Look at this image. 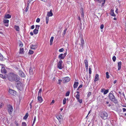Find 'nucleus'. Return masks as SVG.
<instances>
[{
  "mask_svg": "<svg viewBox=\"0 0 126 126\" xmlns=\"http://www.w3.org/2000/svg\"><path fill=\"white\" fill-rule=\"evenodd\" d=\"M21 126H27V124L25 122H23L22 123Z\"/></svg>",
  "mask_w": 126,
  "mask_h": 126,
  "instance_id": "nucleus-36",
  "label": "nucleus"
},
{
  "mask_svg": "<svg viewBox=\"0 0 126 126\" xmlns=\"http://www.w3.org/2000/svg\"><path fill=\"white\" fill-rule=\"evenodd\" d=\"M35 27H36L35 29H37V30H38L39 29V27H40V26L36 25H35Z\"/></svg>",
  "mask_w": 126,
  "mask_h": 126,
  "instance_id": "nucleus-39",
  "label": "nucleus"
},
{
  "mask_svg": "<svg viewBox=\"0 0 126 126\" xmlns=\"http://www.w3.org/2000/svg\"><path fill=\"white\" fill-rule=\"evenodd\" d=\"M8 110L9 114L11 115L12 112L13 111V107L10 105H9L8 106Z\"/></svg>",
  "mask_w": 126,
  "mask_h": 126,
  "instance_id": "nucleus-5",
  "label": "nucleus"
},
{
  "mask_svg": "<svg viewBox=\"0 0 126 126\" xmlns=\"http://www.w3.org/2000/svg\"><path fill=\"white\" fill-rule=\"evenodd\" d=\"M84 63L85 64V66H88V62L87 60H85L84 61Z\"/></svg>",
  "mask_w": 126,
  "mask_h": 126,
  "instance_id": "nucleus-29",
  "label": "nucleus"
},
{
  "mask_svg": "<svg viewBox=\"0 0 126 126\" xmlns=\"http://www.w3.org/2000/svg\"><path fill=\"white\" fill-rule=\"evenodd\" d=\"M79 83L77 82H75L74 85V88H77L78 86Z\"/></svg>",
  "mask_w": 126,
  "mask_h": 126,
  "instance_id": "nucleus-18",
  "label": "nucleus"
},
{
  "mask_svg": "<svg viewBox=\"0 0 126 126\" xmlns=\"http://www.w3.org/2000/svg\"><path fill=\"white\" fill-rule=\"evenodd\" d=\"M1 72L2 73L4 74H5L6 73V70L4 68H2L1 69Z\"/></svg>",
  "mask_w": 126,
  "mask_h": 126,
  "instance_id": "nucleus-22",
  "label": "nucleus"
},
{
  "mask_svg": "<svg viewBox=\"0 0 126 126\" xmlns=\"http://www.w3.org/2000/svg\"><path fill=\"white\" fill-rule=\"evenodd\" d=\"M103 0H94L95 1H97L98 2L101 3V2L103 1Z\"/></svg>",
  "mask_w": 126,
  "mask_h": 126,
  "instance_id": "nucleus-48",
  "label": "nucleus"
},
{
  "mask_svg": "<svg viewBox=\"0 0 126 126\" xmlns=\"http://www.w3.org/2000/svg\"><path fill=\"white\" fill-rule=\"evenodd\" d=\"M70 80V79L68 77H66L63 78L64 82H69Z\"/></svg>",
  "mask_w": 126,
  "mask_h": 126,
  "instance_id": "nucleus-11",
  "label": "nucleus"
},
{
  "mask_svg": "<svg viewBox=\"0 0 126 126\" xmlns=\"http://www.w3.org/2000/svg\"><path fill=\"white\" fill-rule=\"evenodd\" d=\"M11 17V16L9 14H7L5 16V18H10Z\"/></svg>",
  "mask_w": 126,
  "mask_h": 126,
  "instance_id": "nucleus-24",
  "label": "nucleus"
},
{
  "mask_svg": "<svg viewBox=\"0 0 126 126\" xmlns=\"http://www.w3.org/2000/svg\"><path fill=\"white\" fill-rule=\"evenodd\" d=\"M56 118L59 120L60 123H62V121L63 120V117L60 114L56 116Z\"/></svg>",
  "mask_w": 126,
  "mask_h": 126,
  "instance_id": "nucleus-8",
  "label": "nucleus"
},
{
  "mask_svg": "<svg viewBox=\"0 0 126 126\" xmlns=\"http://www.w3.org/2000/svg\"><path fill=\"white\" fill-rule=\"evenodd\" d=\"M117 81V80H115L114 81V82H113V83H114V84H115V83Z\"/></svg>",
  "mask_w": 126,
  "mask_h": 126,
  "instance_id": "nucleus-60",
  "label": "nucleus"
},
{
  "mask_svg": "<svg viewBox=\"0 0 126 126\" xmlns=\"http://www.w3.org/2000/svg\"><path fill=\"white\" fill-rule=\"evenodd\" d=\"M109 99L110 101L115 104L118 103V101L116 99L112 93H110L109 94Z\"/></svg>",
  "mask_w": 126,
  "mask_h": 126,
  "instance_id": "nucleus-2",
  "label": "nucleus"
},
{
  "mask_svg": "<svg viewBox=\"0 0 126 126\" xmlns=\"http://www.w3.org/2000/svg\"><path fill=\"white\" fill-rule=\"evenodd\" d=\"M9 92L11 94L15 96L16 94V92L15 91L11 89H9Z\"/></svg>",
  "mask_w": 126,
  "mask_h": 126,
  "instance_id": "nucleus-9",
  "label": "nucleus"
},
{
  "mask_svg": "<svg viewBox=\"0 0 126 126\" xmlns=\"http://www.w3.org/2000/svg\"><path fill=\"white\" fill-rule=\"evenodd\" d=\"M23 45L22 43L20 42V43H19V46L20 47H21V48H22L23 46Z\"/></svg>",
  "mask_w": 126,
  "mask_h": 126,
  "instance_id": "nucleus-42",
  "label": "nucleus"
},
{
  "mask_svg": "<svg viewBox=\"0 0 126 126\" xmlns=\"http://www.w3.org/2000/svg\"><path fill=\"white\" fill-rule=\"evenodd\" d=\"M110 14L112 16H115V15L114 14L113 11H111Z\"/></svg>",
  "mask_w": 126,
  "mask_h": 126,
  "instance_id": "nucleus-30",
  "label": "nucleus"
},
{
  "mask_svg": "<svg viewBox=\"0 0 126 126\" xmlns=\"http://www.w3.org/2000/svg\"><path fill=\"white\" fill-rule=\"evenodd\" d=\"M20 76L22 77H24L25 76V75L24 73L22 72H20Z\"/></svg>",
  "mask_w": 126,
  "mask_h": 126,
  "instance_id": "nucleus-23",
  "label": "nucleus"
},
{
  "mask_svg": "<svg viewBox=\"0 0 126 126\" xmlns=\"http://www.w3.org/2000/svg\"><path fill=\"white\" fill-rule=\"evenodd\" d=\"M91 110H90V111H89V112H88V114L87 115V116H86V117H87L88 116V115H89V114L90 113V112H91Z\"/></svg>",
  "mask_w": 126,
  "mask_h": 126,
  "instance_id": "nucleus-58",
  "label": "nucleus"
},
{
  "mask_svg": "<svg viewBox=\"0 0 126 126\" xmlns=\"http://www.w3.org/2000/svg\"><path fill=\"white\" fill-rule=\"evenodd\" d=\"M3 105V104H1L0 105V109L2 108V105Z\"/></svg>",
  "mask_w": 126,
  "mask_h": 126,
  "instance_id": "nucleus-62",
  "label": "nucleus"
},
{
  "mask_svg": "<svg viewBox=\"0 0 126 126\" xmlns=\"http://www.w3.org/2000/svg\"><path fill=\"white\" fill-rule=\"evenodd\" d=\"M61 81H62V80H61V79H59V80H58V82H59V84H61Z\"/></svg>",
  "mask_w": 126,
  "mask_h": 126,
  "instance_id": "nucleus-55",
  "label": "nucleus"
},
{
  "mask_svg": "<svg viewBox=\"0 0 126 126\" xmlns=\"http://www.w3.org/2000/svg\"><path fill=\"white\" fill-rule=\"evenodd\" d=\"M53 39L54 37H53L52 36L51 37L50 41V45H51L52 44V43L53 41Z\"/></svg>",
  "mask_w": 126,
  "mask_h": 126,
  "instance_id": "nucleus-20",
  "label": "nucleus"
},
{
  "mask_svg": "<svg viewBox=\"0 0 126 126\" xmlns=\"http://www.w3.org/2000/svg\"><path fill=\"white\" fill-rule=\"evenodd\" d=\"M29 72L31 75H32L33 74V71L31 68L30 69Z\"/></svg>",
  "mask_w": 126,
  "mask_h": 126,
  "instance_id": "nucleus-31",
  "label": "nucleus"
},
{
  "mask_svg": "<svg viewBox=\"0 0 126 126\" xmlns=\"http://www.w3.org/2000/svg\"><path fill=\"white\" fill-rule=\"evenodd\" d=\"M3 77V75H2L1 74H0V77L2 78V77Z\"/></svg>",
  "mask_w": 126,
  "mask_h": 126,
  "instance_id": "nucleus-64",
  "label": "nucleus"
},
{
  "mask_svg": "<svg viewBox=\"0 0 126 126\" xmlns=\"http://www.w3.org/2000/svg\"><path fill=\"white\" fill-rule=\"evenodd\" d=\"M76 97L77 99H79V94H77L76 96Z\"/></svg>",
  "mask_w": 126,
  "mask_h": 126,
  "instance_id": "nucleus-33",
  "label": "nucleus"
},
{
  "mask_svg": "<svg viewBox=\"0 0 126 126\" xmlns=\"http://www.w3.org/2000/svg\"><path fill=\"white\" fill-rule=\"evenodd\" d=\"M29 53L30 54H32L33 53V51L32 50H30L29 51Z\"/></svg>",
  "mask_w": 126,
  "mask_h": 126,
  "instance_id": "nucleus-35",
  "label": "nucleus"
},
{
  "mask_svg": "<svg viewBox=\"0 0 126 126\" xmlns=\"http://www.w3.org/2000/svg\"><path fill=\"white\" fill-rule=\"evenodd\" d=\"M17 87L18 89L20 90H21L22 89V83H19L18 84Z\"/></svg>",
  "mask_w": 126,
  "mask_h": 126,
  "instance_id": "nucleus-10",
  "label": "nucleus"
},
{
  "mask_svg": "<svg viewBox=\"0 0 126 126\" xmlns=\"http://www.w3.org/2000/svg\"><path fill=\"white\" fill-rule=\"evenodd\" d=\"M105 89L104 88H102L101 89V92L102 93H104Z\"/></svg>",
  "mask_w": 126,
  "mask_h": 126,
  "instance_id": "nucleus-49",
  "label": "nucleus"
},
{
  "mask_svg": "<svg viewBox=\"0 0 126 126\" xmlns=\"http://www.w3.org/2000/svg\"><path fill=\"white\" fill-rule=\"evenodd\" d=\"M52 10H50V11L48 12L47 14V16L46 17V21L47 24L49 20V16H51L53 15V14L52 13Z\"/></svg>",
  "mask_w": 126,
  "mask_h": 126,
  "instance_id": "nucleus-4",
  "label": "nucleus"
},
{
  "mask_svg": "<svg viewBox=\"0 0 126 126\" xmlns=\"http://www.w3.org/2000/svg\"><path fill=\"white\" fill-rule=\"evenodd\" d=\"M29 7H28H28H27L26 8V9L25 10V11L26 12L28 10V9H29Z\"/></svg>",
  "mask_w": 126,
  "mask_h": 126,
  "instance_id": "nucleus-56",
  "label": "nucleus"
},
{
  "mask_svg": "<svg viewBox=\"0 0 126 126\" xmlns=\"http://www.w3.org/2000/svg\"><path fill=\"white\" fill-rule=\"evenodd\" d=\"M38 101L40 103L42 102L43 101V99L41 95H38L37 98Z\"/></svg>",
  "mask_w": 126,
  "mask_h": 126,
  "instance_id": "nucleus-12",
  "label": "nucleus"
},
{
  "mask_svg": "<svg viewBox=\"0 0 126 126\" xmlns=\"http://www.w3.org/2000/svg\"><path fill=\"white\" fill-rule=\"evenodd\" d=\"M123 111L124 112L126 111V109L125 108H123Z\"/></svg>",
  "mask_w": 126,
  "mask_h": 126,
  "instance_id": "nucleus-54",
  "label": "nucleus"
},
{
  "mask_svg": "<svg viewBox=\"0 0 126 126\" xmlns=\"http://www.w3.org/2000/svg\"><path fill=\"white\" fill-rule=\"evenodd\" d=\"M99 79V75L98 74H96L95 77V79H94V81L95 82L98 80Z\"/></svg>",
  "mask_w": 126,
  "mask_h": 126,
  "instance_id": "nucleus-14",
  "label": "nucleus"
},
{
  "mask_svg": "<svg viewBox=\"0 0 126 126\" xmlns=\"http://www.w3.org/2000/svg\"><path fill=\"white\" fill-rule=\"evenodd\" d=\"M66 99L65 98H64L63 100V104H66Z\"/></svg>",
  "mask_w": 126,
  "mask_h": 126,
  "instance_id": "nucleus-37",
  "label": "nucleus"
},
{
  "mask_svg": "<svg viewBox=\"0 0 126 126\" xmlns=\"http://www.w3.org/2000/svg\"><path fill=\"white\" fill-rule=\"evenodd\" d=\"M91 67H90L89 68V73L90 74L91 73Z\"/></svg>",
  "mask_w": 126,
  "mask_h": 126,
  "instance_id": "nucleus-45",
  "label": "nucleus"
},
{
  "mask_svg": "<svg viewBox=\"0 0 126 126\" xmlns=\"http://www.w3.org/2000/svg\"><path fill=\"white\" fill-rule=\"evenodd\" d=\"M112 60L114 62H115L116 60V57L115 56H114L112 57Z\"/></svg>",
  "mask_w": 126,
  "mask_h": 126,
  "instance_id": "nucleus-40",
  "label": "nucleus"
},
{
  "mask_svg": "<svg viewBox=\"0 0 126 126\" xmlns=\"http://www.w3.org/2000/svg\"><path fill=\"white\" fill-rule=\"evenodd\" d=\"M106 77L108 79L109 78V73L108 72H107L106 73Z\"/></svg>",
  "mask_w": 126,
  "mask_h": 126,
  "instance_id": "nucleus-38",
  "label": "nucleus"
},
{
  "mask_svg": "<svg viewBox=\"0 0 126 126\" xmlns=\"http://www.w3.org/2000/svg\"><path fill=\"white\" fill-rule=\"evenodd\" d=\"M104 27V25L103 24H102L100 26V28L101 29H102Z\"/></svg>",
  "mask_w": 126,
  "mask_h": 126,
  "instance_id": "nucleus-50",
  "label": "nucleus"
},
{
  "mask_svg": "<svg viewBox=\"0 0 126 126\" xmlns=\"http://www.w3.org/2000/svg\"><path fill=\"white\" fill-rule=\"evenodd\" d=\"M84 44V40L83 39L81 38V43L80 45L82 46L81 47V48L83 49V47Z\"/></svg>",
  "mask_w": 126,
  "mask_h": 126,
  "instance_id": "nucleus-16",
  "label": "nucleus"
},
{
  "mask_svg": "<svg viewBox=\"0 0 126 126\" xmlns=\"http://www.w3.org/2000/svg\"><path fill=\"white\" fill-rule=\"evenodd\" d=\"M78 100V101L79 102V103H81L82 102V99H77Z\"/></svg>",
  "mask_w": 126,
  "mask_h": 126,
  "instance_id": "nucleus-47",
  "label": "nucleus"
},
{
  "mask_svg": "<svg viewBox=\"0 0 126 126\" xmlns=\"http://www.w3.org/2000/svg\"><path fill=\"white\" fill-rule=\"evenodd\" d=\"M8 78L9 80L11 81H15L17 82L20 80V78L17 75L13 73H10L8 74Z\"/></svg>",
  "mask_w": 126,
  "mask_h": 126,
  "instance_id": "nucleus-1",
  "label": "nucleus"
},
{
  "mask_svg": "<svg viewBox=\"0 0 126 126\" xmlns=\"http://www.w3.org/2000/svg\"><path fill=\"white\" fill-rule=\"evenodd\" d=\"M30 34L31 35H33V33L32 32H31L30 33Z\"/></svg>",
  "mask_w": 126,
  "mask_h": 126,
  "instance_id": "nucleus-61",
  "label": "nucleus"
},
{
  "mask_svg": "<svg viewBox=\"0 0 126 126\" xmlns=\"http://www.w3.org/2000/svg\"><path fill=\"white\" fill-rule=\"evenodd\" d=\"M63 62L62 60H60L58 63L57 66L58 68L59 69H62L63 67L62 66V64Z\"/></svg>",
  "mask_w": 126,
  "mask_h": 126,
  "instance_id": "nucleus-6",
  "label": "nucleus"
},
{
  "mask_svg": "<svg viewBox=\"0 0 126 126\" xmlns=\"http://www.w3.org/2000/svg\"><path fill=\"white\" fill-rule=\"evenodd\" d=\"M64 50V49L63 48H61L59 50V51L60 52H62Z\"/></svg>",
  "mask_w": 126,
  "mask_h": 126,
  "instance_id": "nucleus-43",
  "label": "nucleus"
},
{
  "mask_svg": "<svg viewBox=\"0 0 126 126\" xmlns=\"http://www.w3.org/2000/svg\"><path fill=\"white\" fill-rule=\"evenodd\" d=\"M34 28V25H32L31 27V29H33Z\"/></svg>",
  "mask_w": 126,
  "mask_h": 126,
  "instance_id": "nucleus-53",
  "label": "nucleus"
},
{
  "mask_svg": "<svg viewBox=\"0 0 126 126\" xmlns=\"http://www.w3.org/2000/svg\"><path fill=\"white\" fill-rule=\"evenodd\" d=\"M82 85H80L78 87V89H79L80 88H81L82 87Z\"/></svg>",
  "mask_w": 126,
  "mask_h": 126,
  "instance_id": "nucleus-57",
  "label": "nucleus"
},
{
  "mask_svg": "<svg viewBox=\"0 0 126 126\" xmlns=\"http://www.w3.org/2000/svg\"><path fill=\"white\" fill-rule=\"evenodd\" d=\"M14 28L16 31H19L20 29L19 27L18 26L16 25L15 26Z\"/></svg>",
  "mask_w": 126,
  "mask_h": 126,
  "instance_id": "nucleus-21",
  "label": "nucleus"
},
{
  "mask_svg": "<svg viewBox=\"0 0 126 126\" xmlns=\"http://www.w3.org/2000/svg\"><path fill=\"white\" fill-rule=\"evenodd\" d=\"M40 19L38 18H37L36 20V22L37 23L39 22L40 21Z\"/></svg>",
  "mask_w": 126,
  "mask_h": 126,
  "instance_id": "nucleus-46",
  "label": "nucleus"
},
{
  "mask_svg": "<svg viewBox=\"0 0 126 126\" xmlns=\"http://www.w3.org/2000/svg\"><path fill=\"white\" fill-rule=\"evenodd\" d=\"M88 66H85L86 69L87 70H88Z\"/></svg>",
  "mask_w": 126,
  "mask_h": 126,
  "instance_id": "nucleus-59",
  "label": "nucleus"
},
{
  "mask_svg": "<svg viewBox=\"0 0 126 126\" xmlns=\"http://www.w3.org/2000/svg\"><path fill=\"white\" fill-rule=\"evenodd\" d=\"M28 115H28V113H26L25 115L23 117V119H26L27 118L28 116Z\"/></svg>",
  "mask_w": 126,
  "mask_h": 126,
  "instance_id": "nucleus-25",
  "label": "nucleus"
},
{
  "mask_svg": "<svg viewBox=\"0 0 126 126\" xmlns=\"http://www.w3.org/2000/svg\"><path fill=\"white\" fill-rule=\"evenodd\" d=\"M109 90L108 89L106 90H105V91H104V94L105 95L107 94Z\"/></svg>",
  "mask_w": 126,
  "mask_h": 126,
  "instance_id": "nucleus-32",
  "label": "nucleus"
},
{
  "mask_svg": "<svg viewBox=\"0 0 126 126\" xmlns=\"http://www.w3.org/2000/svg\"><path fill=\"white\" fill-rule=\"evenodd\" d=\"M66 54V52L64 54H60L58 56L59 58L60 59V60L63 59Z\"/></svg>",
  "mask_w": 126,
  "mask_h": 126,
  "instance_id": "nucleus-7",
  "label": "nucleus"
},
{
  "mask_svg": "<svg viewBox=\"0 0 126 126\" xmlns=\"http://www.w3.org/2000/svg\"><path fill=\"white\" fill-rule=\"evenodd\" d=\"M36 117L35 116L34 117L33 121V123H32V126H33V125L35 123V122L36 121Z\"/></svg>",
  "mask_w": 126,
  "mask_h": 126,
  "instance_id": "nucleus-34",
  "label": "nucleus"
},
{
  "mask_svg": "<svg viewBox=\"0 0 126 126\" xmlns=\"http://www.w3.org/2000/svg\"><path fill=\"white\" fill-rule=\"evenodd\" d=\"M55 101L54 100H52L50 104V105H51L52 104H54V103Z\"/></svg>",
  "mask_w": 126,
  "mask_h": 126,
  "instance_id": "nucleus-51",
  "label": "nucleus"
},
{
  "mask_svg": "<svg viewBox=\"0 0 126 126\" xmlns=\"http://www.w3.org/2000/svg\"><path fill=\"white\" fill-rule=\"evenodd\" d=\"M91 93L90 92H89L88 94V96H89L91 94Z\"/></svg>",
  "mask_w": 126,
  "mask_h": 126,
  "instance_id": "nucleus-52",
  "label": "nucleus"
},
{
  "mask_svg": "<svg viewBox=\"0 0 126 126\" xmlns=\"http://www.w3.org/2000/svg\"><path fill=\"white\" fill-rule=\"evenodd\" d=\"M24 49L23 48H20V50L19 53L20 54H23L24 53Z\"/></svg>",
  "mask_w": 126,
  "mask_h": 126,
  "instance_id": "nucleus-19",
  "label": "nucleus"
},
{
  "mask_svg": "<svg viewBox=\"0 0 126 126\" xmlns=\"http://www.w3.org/2000/svg\"><path fill=\"white\" fill-rule=\"evenodd\" d=\"M31 47L32 49H36L37 47L36 45H33L32 44L31 46Z\"/></svg>",
  "mask_w": 126,
  "mask_h": 126,
  "instance_id": "nucleus-17",
  "label": "nucleus"
},
{
  "mask_svg": "<svg viewBox=\"0 0 126 126\" xmlns=\"http://www.w3.org/2000/svg\"><path fill=\"white\" fill-rule=\"evenodd\" d=\"M80 11L81 14V17L82 18H84V11L83 10V8H81L80 9Z\"/></svg>",
  "mask_w": 126,
  "mask_h": 126,
  "instance_id": "nucleus-13",
  "label": "nucleus"
},
{
  "mask_svg": "<svg viewBox=\"0 0 126 126\" xmlns=\"http://www.w3.org/2000/svg\"><path fill=\"white\" fill-rule=\"evenodd\" d=\"M67 29H66L65 30H64V31L63 34H62L63 36H64L66 33V31H67Z\"/></svg>",
  "mask_w": 126,
  "mask_h": 126,
  "instance_id": "nucleus-41",
  "label": "nucleus"
},
{
  "mask_svg": "<svg viewBox=\"0 0 126 126\" xmlns=\"http://www.w3.org/2000/svg\"><path fill=\"white\" fill-rule=\"evenodd\" d=\"M69 94L70 92H66V94L65 96H68L69 95Z\"/></svg>",
  "mask_w": 126,
  "mask_h": 126,
  "instance_id": "nucleus-44",
  "label": "nucleus"
},
{
  "mask_svg": "<svg viewBox=\"0 0 126 126\" xmlns=\"http://www.w3.org/2000/svg\"><path fill=\"white\" fill-rule=\"evenodd\" d=\"M38 30L35 29L33 30V32L34 34H37L38 32Z\"/></svg>",
  "mask_w": 126,
  "mask_h": 126,
  "instance_id": "nucleus-26",
  "label": "nucleus"
},
{
  "mask_svg": "<svg viewBox=\"0 0 126 126\" xmlns=\"http://www.w3.org/2000/svg\"><path fill=\"white\" fill-rule=\"evenodd\" d=\"M100 116L103 119H106L107 118L108 115L105 111H103L100 113Z\"/></svg>",
  "mask_w": 126,
  "mask_h": 126,
  "instance_id": "nucleus-3",
  "label": "nucleus"
},
{
  "mask_svg": "<svg viewBox=\"0 0 126 126\" xmlns=\"http://www.w3.org/2000/svg\"><path fill=\"white\" fill-rule=\"evenodd\" d=\"M5 24V25L7 26V27H8V24Z\"/></svg>",
  "mask_w": 126,
  "mask_h": 126,
  "instance_id": "nucleus-63",
  "label": "nucleus"
},
{
  "mask_svg": "<svg viewBox=\"0 0 126 126\" xmlns=\"http://www.w3.org/2000/svg\"><path fill=\"white\" fill-rule=\"evenodd\" d=\"M9 22V20L8 19H5L3 20V22L5 24H8Z\"/></svg>",
  "mask_w": 126,
  "mask_h": 126,
  "instance_id": "nucleus-27",
  "label": "nucleus"
},
{
  "mask_svg": "<svg viewBox=\"0 0 126 126\" xmlns=\"http://www.w3.org/2000/svg\"><path fill=\"white\" fill-rule=\"evenodd\" d=\"M42 91V89L41 88L40 89L38 93V95H41V93Z\"/></svg>",
  "mask_w": 126,
  "mask_h": 126,
  "instance_id": "nucleus-28",
  "label": "nucleus"
},
{
  "mask_svg": "<svg viewBox=\"0 0 126 126\" xmlns=\"http://www.w3.org/2000/svg\"><path fill=\"white\" fill-rule=\"evenodd\" d=\"M122 65V63L121 62H120L118 63V70H120L121 68V66Z\"/></svg>",
  "mask_w": 126,
  "mask_h": 126,
  "instance_id": "nucleus-15",
  "label": "nucleus"
}]
</instances>
